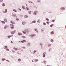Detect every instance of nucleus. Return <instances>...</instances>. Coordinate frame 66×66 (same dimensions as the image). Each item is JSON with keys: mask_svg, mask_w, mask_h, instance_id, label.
Returning <instances> with one entry per match:
<instances>
[{"mask_svg": "<svg viewBox=\"0 0 66 66\" xmlns=\"http://www.w3.org/2000/svg\"><path fill=\"white\" fill-rule=\"evenodd\" d=\"M10 26L11 29H14V26L13 24H11Z\"/></svg>", "mask_w": 66, "mask_h": 66, "instance_id": "1", "label": "nucleus"}, {"mask_svg": "<svg viewBox=\"0 0 66 66\" xmlns=\"http://www.w3.org/2000/svg\"><path fill=\"white\" fill-rule=\"evenodd\" d=\"M38 13V12H37V11H35L34 13H33L34 15H36V14Z\"/></svg>", "mask_w": 66, "mask_h": 66, "instance_id": "2", "label": "nucleus"}, {"mask_svg": "<svg viewBox=\"0 0 66 66\" xmlns=\"http://www.w3.org/2000/svg\"><path fill=\"white\" fill-rule=\"evenodd\" d=\"M25 31L26 32H27V33L29 32H30V30L28 29H27L25 30Z\"/></svg>", "mask_w": 66, "mask_h": 66, "instance_id": "3", "label": "nucleus"}, {"mask_svg": "<svg viewBox=\"0 0 66 66\" xmlns=\"http://www.w3.org/2000/svg\"><path fill=\"white\" fill-rule=\"evenodd\" d=\"M16 32V30H14V31H13L12 32H11V33L12 34H14V33H15V32Z\"/></svg>", "mask_w": 66, "mask_h": 66, "instance_id": "4", "label": "nucleus"}, {"mask_svg": "<svg viewBox=\"0 0 66 66\" xmlns=\"http://www.w3.org/2000/svg\"><path fill=\"white\" fill-rule=\"evenodd\" d=\"M36 35L35 34H33L32 35H29V36H31V37H33V36H36Z\"/></svg>", "mask_w": 66, "mask_h": 66, "instance_id": "5", "label": "nucleus"}, {"mask_svg": "<svg viewBox=\"0 0 66 66\" xmlns=\"http://www.w3.org/2000/svg\"><path fill=\"white\" fill-rule=\"evenodd\" d=\"M11 23H12L13 24H15V22H14L13 21H11Z\"/></svg>", "mask_w": 66, "mask_h": 66, "instance_id": "6", "label": "nucleus"}, {"mask_svg": "<svg viewBox=\"0 0 66 66\" xmlns=\"http://www.w3.org/2000/svg\"><path fill=\"white\" fill-rule=\"evenodd\" d=\"M30 43H28L27 44V46L29 47V46H30Z\"/></svg>", "mask_w": 66, "mask_h": 66, "instance_id": "7", "label": "nucleus"}, {"mask_svg": "<svg viewBox=\"0 0 66 66\" xmlns=\"http://www.w3.org/2000/svg\"><path fill=\"white\" fill-rule=\"evenodd\" d=\"M26 10H27V11H29V8H28V7H26Z\"/></svg>", "mask_w": 66, "mask_h": 66, "instance_id": "8", "label": "nucleus"}, {"mask_svg": "<svg viewBox=\"0 0 66 66\" xmlns=\"http://www.w3.org/2000/svg\"><path fill=\"white\" fill-rule=\"evenodd\" d=\"M8 26L7 25H6L5 26L4 29H6V28H8Z\"/></svg>", "mask_w": 66, "mask_h": 66, "instance_id": "9", "label": "nucleus"}, {"mask_svg": "<svg viewBox=\"0 0 66 66\" xmlns=\"http://www.w3.org/2000/svg\"><path fill=\"white\" fill-rule=\"evenodd\" d=\"M7 12V10L5 9V11H4L3 13H6Z\"/></svg>", "mask_w": 66, "mask_h": 66, "instance_id": "10", "label": "nucleus"}, {"mask_svg": "<svg viewBox=\"0 0 66 66\" xmlns=\"http://www.w3.org/2000/svg\"><path fill=\"white\" fill-rule=\"evenodd\" d=\"M45 54H46V53H44L43 54V57H45Z\"/></svg>", "mask_w": 66, "mask_h": 66, "instance_id": "11", "label": "nucleus"}, {"mask_svg": "<svg viewBox=\"0 0 66 66\" xmlns=\"http://www.w3.org/2000/svg\"><path fill=\"white\" fill-rule=\"evenodd\" d=\"M4 21H5V22H7V20H6L5 19H4Z\"/></svg>", "mask_w": 66, "mask_h": 66, "instance_id": "12", "label": "nucleus"}, {"mask_svg": "<svg viewBox=\"0 0 66 66\" xmlns=\"http://www.w3.org/2000/svg\"><path fill=\"white\" fill-rule=\"evenodd\" d=\"M4 49H6V48H8V47H7V46H5L4 47Z\"/></svg>", "mask_w": 66, "mask_h": 66, "instance_id": "13", "label": "nucleus"}, {"mask_svg": "<svg viewBox=\"0 0 66 66\" xmlns=\"http://www.w3.org/2000/svg\"><path fill=\"white\" fill-rule=\"evenodd\" d=\"M25 23H26V22H22V24L23 25L25 24Z\"/></svg>", "mask_w": 66, "mask_h": 66, "instance_id": "14", "label": "nucleus"}, {"mask_svg": "<svg viewBox=\"0 0 66 66\" xmlns=\"http://www.w3.org/2000/svg\"><path fill=\"white\" fill-rule=\"evenodd\" d=\"M25 18H27L28 16L27 15H26L24 16Z\"/></svg>", "mask_w": 66, "mask_h": 66, "instance_id": "15", "label": "nucleus"}, {"mask_svg": "<svg viewBox=\"0 0 66 66\" xmlns=\"http://www.w3.org/2000/svg\"><path fill=\"white\" fill-rule=\"evenodd\" d=\"M38 23H40V20H38Z\"/></svg>", "mask_w": 66, "mask_h": 66, "instance_id": "16", "label": "nucleus"}, {"mask_svg": "<svg viewBox=\"0 0 66 66\" xmlns=\"http://www.w3.org/2000/svg\"><path fill=\"white\" fill-rule=\"evenodd\" d=\"M36 22V21H32V23H35Z\"/></svg>", "mask_w": 66, "mask_h": 66, "instance_id": "17", "label": "nucleus"}, {"mask_svg": "<svg viewBox=\"0 0 66 66\" xmlns=\"http://www.w3.org/2000/svg\"><path fill=\"white\" fill-rule=\"evenodd\" d=\"M18 35H22V34L20 33H19Z\"/></svg>", "mask_w": 66, "mask_h": 66, "instance_id": "18", "label": "nucleus"}, {"mask_svg": "<svg viewBox=\"0 0 66 66\" xmlns=\"http://www.w3.org/2000/svg\"><path fill=\"white\" fill-rule=\"evenodd\" d=\"M13 36V35L12 36H7L8 38H10V37H12V36Z\"/></svg>", "mask_w": 66, "mask_h": 66, "instance_id": "19", "label": "nucleus"}, {"mask_svg": "<svg viewBox=\"0 0 66 66\" xmlns=\"http://www.w3.org/2000/svg\"><path fill=\"white\" fill-rule=\"evenodd\" d=\"M51 34H54V32L53 31H52L51 32Z\"/></svg>", "mask_w": 66, "mask_h": 66, "instance_id": "20", "label": "nucleus"}, {"mask_svg": "<svg viewBox=\"0 0 66 66\" xmlns=\"http://www.w3.org/2000/svg\"><path fill=\"white\" fill-rule=\"evenodd\" d=\"M22 8L23 9H25V7L24 6H22Z\"/></svg>", "mask_w": 66, "mask_h": 66, "instance_id": "21", "label": "nucleus"}, {"mask_svg": "<svg viewBox=\"0 0 66 66\" xmlns=\"http://www.w3.org/2000/svg\"><path fill=\"white\" fill-rule=\"evenodd\" d=\"M61 10H64L65 9V8L64 7H62L61 8Z\"/></svg>", "mask_w": 66, "mask_h": 66, "instance_id": "22", "label": "nucleus"}, {"mask_svg": "<svg viewBox=\"0 0 66 66\" xmlns=\"http://www.w3.org/2000/svg\"><path fill=\"white\" fill-rule=\"evenodd\" d=\"M13 11H14V12H17V11H16V10L13 9Z\"/></svg>", "mask_w": 66, "mask_h": 66, "instance_id": "23", "label": "nucleus"}, {"mask_svg": "<svg viewBox=\"0 0 66 66\" xmlns=\"http://www.w3.org/2000/svg\"><path fill=\"white\" fill-rule=\"evenodd\" d=\"M2 5L3 6H5V4H4V3Z\"/></svg>", "mask_w": 66, "mask_h": 66, "instance_id": "24", "label": "nucleus"}, {"mask_svg": "<svg viewBox=\"0 0 66 66\" xmlns=\"http://www.w3.org/2000/svg\"><path fill=\"white\" fill-rule=\"evenodd\" d=\"M22 37L23 38H26V37L25 36H22Z\"/></svg>", "mask_w": 66, "mask_h": 66, "instance_id": "25", "label": "nucleus"}, {"mask_svg": "<svg viewBox=\"0 0 66 66\" xmlns=\"http://www.w3.org/2000/svg\"><path fill=\"white\" fill-rule=\"evenodd\" d=\"M23 34H26V32L23 31Z\"/></svg>", "mask_w": 66, "mask_h": 66, "instance_id": "26", "label": "nucleus"}, {"mask_svg": "<svg viewBox=\"0 0 66 66\" xmlns=\"http://www.w3.org/2000/svg\"><path fill=\"white\" fill-rule=\"evenodd\" d=\"M51 46V44H48V47H50Z\"/></svg>", "mask_w": 66, "mask_h": 66, "instance_id": "27", "label": "nucleus"}, {"mask_svg": "<svg viewBox=\"0 0 66 66\" xmlns=\"http://www.w3.org/2000/svg\"><path fill=\"white\" fill-rule=\"evenodd\" d=\"M46 20H47V21H49V19H48V18H46Z\"/></svg>", "mask_w": 66, "mask_h": 66, "instance_id": "28", "label": "nucleus"}, {"mask_svg": "<svg viewBox=\"0 0 66 66\" xmlns=\"http://www.w3.org/2000/svg\"><path fill=\"white\" fill-rule=\"evenodd\" d=\"M2 22L3 23H4V24H5V22H4V21H2Z\"/></svg>", "mask_w": 66, "mask_h": 66, "instance_id": "29", "label": "nucleus"}, {"mask_svg": "<svg viewBox=\"0 0 66 66\" xmlns=\"http://www.w3.org/2000/svg\"><path fill=\"white\" fill-rule=\"evenodd\" d=\"M35 31H36V32H38L37 31V29H35Z\"/></svg>", "mask_w": 66, "mask_h": 66, "instance_id": "30", "label": "nucleus"}, {"mask_svg": "<svg viewBox=\"0 0 66 66\" xmlns=\"http://www.w3.org/2000/svg\"><path fill=\"white\" fill-rule=\"evenodd\" d=\"M2 61H4V60H5V59H2Z\"/></svg>", "mask_w": 66, "mask_h": 66, "instance_id": "31", "label": "nucleus"}, {"mask_svg": "<svg viewBox=\"0 0 66 66\" xmlns=\"http://www.w3.org/2000/svg\"><path fill=\"white\" fill-rule=\"evenodd\" d=\"M18 50V48H15V49L14 50L15 51H16V50Z\"/></svg>", "mask_w": 66, "mask_h": 66, "instance_id": "32", "label": "nucleus"}, {"mask_svg": "<svg viewBox=\"0 0 66 66\" xmlns=\"http://www.w3.org/2000/svg\"><path fill=\"white\" fill-rule=\"evenodd\" d=\"M6 50L7 51H10V50H9V49H6Z\"/></svg>", "mask_w": 66, "mask_h": 66, "instance_id": "33", "label": "nucleus"}, {"mask_svg": "<svg viewBox=\"0 0 66 66\" xmlns=\"http://www.w3.org/2000/svg\"><path fill=\"white\" fill-rule=\"evenodd\" d=\"M53 26V24H52V25L50 26V27H52Z\"/></svg>", "mask_w": 66, "mask_h": 66, "instance_id": "34", "label": "nucleus"}, {"mask_svg": "<svg viewBox=\"0 0 66 66\" xmlns=\"http://www.w3.org/2000/svg\"><path fill=\"white\" fill-rule=\"evenodd\" d=\"M22 48H23V49H25V47H23V46H22Z\"/></svg>", "mask_w": 66, "mask_h": 66, "instance_id": "35", "label": "nucleus"}, {"mask_svg": "<svg viewBox=\"0 0 66 66\" xmlns=\"http://www.w3.org/2000/svg\"><path fill=\"white\" fill-rule=\"evenodd\" d=\"M23 42H26V41L25 40H23Z\"/></svg>", "mask_w": 66, "mask_h": 66, "instance_id": "36", "label": "nucleus"}, {"mask_svg": "<svg viewBox=\"0 0 66 66\" xmlns=\"http://www.w3.org/2000/svg\"><path fill=\"white\" fill-rule=\"evenodd\" d=\"M20 61H21V60H20V59H19V60H18V61L19 62H20Z\"/></svg>", "mask_w": 66, "mask_h": 66, "instance_id": "37", "label": "nucleus"}, {"mask_svg": "<svg viewBox=\"0 0 66 66\" xmlns=\"http://www.w3.org/2000/svg\"><path fill=\"white\" fill-rule=\"evenodd\" d=\"M35 62H37V61H38V60H35Z\"/></svg>", "mask_w": 66, "mask_h": 66, "instance_id": "38", "label": "nucleus"}, {"mask_svg": "<svg viewBox=\"0 0 66 66\" xmlns=\"http://www.w3.org/2000/svg\"><path fill=\"white\" fill-rule=\"evenodd\" d=\"M16 20H18V21L19 20V19H18V18H16Z\"/></svg>", "mask_w": 66, "mask_h": 66, "instance_id": "39", "label": "nucleus"}, {"mask_svg": "<svg viewBox=\"0 0 66 66\" xmlns=\"http://www.w3.org/2000/svg\"><path fill=\"white\" fill-rule=\"evenodd\" d=\"M46 23H47L48 24V23H50L49 22L47 21L46 22Z\"/></svg>", "mask_w": 66, "mask_h": 66, "instance_id": "40", "label": "nucleus"}, {"mask_svg": "<svg viewBox=\"0 0 66 66\" xmlns=\"http://www.w3.org/2000/svg\"><path fill=\"white\" fill-rule=\"evenodd\" d=\"M3 0H0V2H2Z\"/></svg>", "mask_w": 66, "mask_h": 66, "instance_id": "41", "label": "nucleus"}, {"mask_svg": "<svg viewBox=\"0 0 66 66\" xmlns=\"http://www.w3.org/2000/svg\"><path fill=\"white\" fill-rule=\"evenodd\" d=\"M38 2H40V0H38Z\"/></svg>", "mask_w": 66, "mask_h": 66, "instance_id": "42", "label": "nucleus"}, {"mask_svg": "<svg viewBox=\"0 0 66 66\" xmlns=\"http://www.w3.org/2000/svg\"><path fill=\"white\" fill-rule=\"evenodd\" d=\"M43 24H44V25H46V23H43Z\"/></svg>", "mask_w": 66, "mask_h": 66, "instance_id": "43", "label": "nucleus"}, {"mask_svg": "<svg viewBox=\"0 0 66 66\" xmlns=\"http://www.w3.org/2000/svg\"><path fill=\"white\" fill-rule=\"evenodd\" d=\"M53 39H52L51 40V42H53Z\"/></svg>", "mask_w": 66, "mask_h": 66, "instance_id": "44", "label": "nucleus"}, {"mask_svg": "<svg viewBox=\"0 0 66 66\" xmlns=\"http://www.w3.org/2000/svg\"><path fill=\"white\" fill-rule=\"evenodd\" d=\"M53 22H54L55 21V20H52Z\"/></svg>", "mask_w": 66, "mask_h": 66, "instance_id": "45", "label": "nucleus"}, {"mask_svg": "<svg viewBox=\"0 0 66 66\" xmlns=\"http://www.w3.org/2000/svg\"><path fill=\"white\" fill-rule=\"evenodd\" d=\"M21 43H23V42L22 41H21Z\"/></svg>", "mask_w": 66, "mask_h": 66, "instance_id": "46", "label": "nucleus"}, {"mask_svg": "<svg viewBox=\"0 0 66 66\" xmlns=\"http://www.w3.org/2000/svg\"><path fill=\"white\" fill-rule=\"evenodd\" d=\"M6 61H7V62H10V61L9 60H6Z\"/></svg>", "mask_w": 66, "mask_h": 66, "instance_id": "47", "label": "nucleus"}, {"mask_svg": "<svg viewBox=\"0 0 66 66\" xmlns=\"http://www.w3.org/2000/svg\"><path fill=\"white\" fill-rule=\"evenodd\" d=\"M18 53V54H20V53Z\"/></svg>", "mask_w": 66, "mask_h": 66, "instance_id": "48", "label": "nucleus"}, {"mask_svg": "<svg viewBox=\"0 0 66 66\" xmlns=\"http://www.w3.org/2000/svg\"><path fill=\"white\" fill-rule=\"evenodd\" d=\"M16 48H15V47H14V48H13V49H16Z\"/></svg>", "mask_w": 66, "mask_h": 66, "instance_id": "49", "label": "nucleus"}, {"mask_svg": "<svg viewBox=\"0 0 66 66\" xmlns=\"http://www.w3.org/2000/svg\"><path fill=\"white\" fill-rule=\"evenodd\" d=\"M34 53H35V52H36V51H34Z\"/></svg>", "mask_w": 66, "mask_h": 66, "instance_id": "50", "label": "nucleus"}, {"mask_svg": "<svg viewBox=\"0 0 66 66\" xmlns=\"http://www.w3.org/2000/svg\"><path fill=\"white\" fill-rule=\"evenodd\" d=\"M29 14H31V12H29Z\"/></svg>", "mask_w": 66, "mask_h": 66, "instance_id": "51", "label": "nucleus"}, {"mask_svg": "<svg viewBox=\"0 0 66 66\" xmlns=\"http://www.w3.org/2000/svg\"><path fill=\"white\" fill-rule=\"evenodd\" d=\"M11 43H13V42H12V41H11Z\"/></svg>", "mask_w": 66, "mask_h": 66, "instance_id": "52", "label": "nucleus"}, {"mask_svg": "<svg viewBox=\"0 0 66 66\" xmlns=\"http://www.w3.org/2000/svg\"><path fill=\"white\" fill-rule=\"evenodd\" d=\"M19 10L20 11H21V9H19Z\"/></svg>", "mask_w": 66, "mask_h": 66, "instance_id": "53", "label": "nucleus"}, {"mask_svg": "<svg viewBox=\"0 0 66 66\" xmlns=\"http://www.w3.org/2000/svg\"><path fill=\"white\" fill-rule=\"evenodd\" d=\"M13 52L14 53V52H15V51H13Z\"/></svg>", "mask_w": 66, "mask_h": 66, "instance_id": "54", "label": "nucleus"}, {"mask_svg": "<svg viewBox=\"0 0 66 66\" xmlns=\"http://www.w3.org/2000/svg\"><path fill=\"white\" fill-rule=\"evenodd\" d=\"M19 43H21V42L19 41Z\"/></svg>", "mask_w": 66, "mask_h": 66, "instance_id": "55", "label": "nucleus"}, {"mask_svg": "<svg viewBox=\"0 0 66 66\" xmlns=\"http://www.w3.org/2000/svg\"><path fill=\"white\" fill-rule=\"evenodd\" d=\"M47 66H49V65H48Z\"/></svg>", "mask_w": 66, "mask_h": 66, "instance_id": "56", "label": "nucleus"}]
</instances>
